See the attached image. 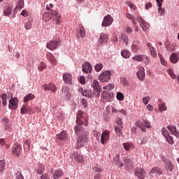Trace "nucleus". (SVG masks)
I'll return each mask as SVG.
<instances>
[{"mask_svg":"<svg viewBox=\"0 0 179 179\" xmlns=\"http://www.w3.org/2000/svg\"><path fill=\"white\" fill-rule=\"evenodd\" d=\"M31 107L23 106L20 109V113L22 114H27L28 113H31Z\"/></svg>","mask_w":179,"mask_h":179,"instance_id":"obj_31","label":"nucleus"},{"mask_svg":"<svg viewBox=\"0 0 179 179\" xmlns=\"http://www.w3.org/2000/svg\"><path fill=\"white\" fill-rule=\"evenodd\" d=\"M143 124H145L146 128H152V124L150 123L149 121L146 120H143Z\"/></svg>","mask_w":179,"mask_h":179,"instance_id":"obj_53","label":"nucleus"},{"mask_svg":"<svg viewBox=\"0 0 179 179\" xmlns=\"http://www.w3.org/2000/svg\"><path fill=\"white\" fill-rule=\"evenodd\" d=\"M150 177H153L154 174L155 177H159V176H162L163 174V171L159 167L155 166L152 168L149 173Z\"/></svg>","mask_w":179,"mask_h":179,"instance_id":"obj_11","label":"nucleus"},{"mask_svg":"<svg viewBox=\"0 0 179 179\" xmlns=\"http://www.w3.org/2000/svg\"><path fill=\"white\" fill-rule=\"evenodd\" d=\"M59 46V40L57 41H51L50 42L48 43L46 45L47 48L49 50H57Z\"/></svg>","mask_w":179,"mask_h":179,"instance_id":"obj_13","label":"nucleus"},{"mask_svg":"<svg viewBox=\"0 0 179 179\" xmlns=\"http://www.w3.org/2000/svg\"><path fill=\"white\" fill-rule=\"evenodd\" d=\"M168 73L170 75L172 79H176V74H174V71H173V69H169L168 70Z\"/></svg>","mask_w":179,"mask_h":179,"instance_id":"obj_52","label":"nucleus"},{"mask_svg":"<svg viewBox=\"0 0 179 179\" xmlns=\"http://www.w3.org/2000/svg\"><path fill=\"white\" fill-rule=\"evenodd\" d=\"M158 12L160 14V16H163L164 15L165 10L164 8H162V6H158Z\"/></svg>","mask_w":179,"mask_h":179,"instance_id":"obj_54","label":"nucleus"},{"mask_svg":"<svg viewBox=\"0 0 179 179\" xmlns=\"http://www.w3.org/2000/svg\"><path fill=\"white\" fill-rule=\"evenodd\" d=\"M12 15V8L7 7V8L4 10L3 16H9Z\"/></svg>","mask_w":179,"mask_h":179,"instance_id":"obj_40","label":"nucleus"},{"mask_svg":"<svg viewBox=\"0 0 179 179\" xmlns=\"http://www.w3.org/2000/svg\"><path fill=\"white\" fill-rule=\"evenodd\" d=\"M48 58L51 64L52 65H56L57 64V59H55V56L51 53H49L48 55Z\"/></svg>","mask_w":179,"mask_h":179,"instance_id":"obj_32","label":"nucleus"},{"mask_svg":"<svg viewBox=\"0 0 179 179\" xmlns=\"http://www.w3.org/2000/svg\"><path fill=\"white\" fill-rule=\"evenodd\" d=\"M111 75L112 74L110 71H105L99 75V79L100 82H102V83H106V82H110V79H111Z\"/></svg>","mask_w":179,"mask_h":179,"instance_id":"obj_4","label":"nucleus"},{"mask_svg":"<svg viewBox=\"0 0 179 179\" xmlns=\"http://www.w3.org/2000/svg\"><path fill=\"white\" fill-rule=\"evenodd\" d=\"M162 162L165 164V169L166 171L173 173V171L174 170V165H173V163H171L170 160L166 159L164 158L162 159Z\"/></svg>","mask_w":179,"mask_h":179,"instance_id":"obj_10","label":"nucleus"},{"mask_svg":"<svg viewBox=\"0 0 179 179\" xmlns=\"http://www.w3.org/2000/svg\"><path fill=\"white\" fill-rule=\"evenodd\" d=\"M2 99V104L3 106H6V100L8 99V95L6 94H2L1 96Z\"/></svg>","mask_w":179,"mask_h":179,"instance_id":"obj_41","label":"nucleus"},{"mask_svg":"<svg viewBox=\"0 0 179 179\" xmlns=\"http://www.w3.org/2000/svg\"><path fill=\"white\" fill-rule=\"evenodd\" d=\"M126 17H127V19H129V20L132 21L133 24H134V26H136L137 24V20H136V17H134V15H132L131 13H126Z\"/></svg>","mask_w":179,"mask_h":179,"instance_id":"obj_33","label":"nucleus"},{"mask_svg":"<svg viewBox=\"0 0 179 179\" xmlns=\"http://www.w3.org/2000/svg\"><path fill=\"white\" fill-rule=\"evenodd\" d=\"M62 92L64 93V96L66 100H69L71 99V94L69 93V88L66 86L63 87Z\"/></svg>","mask_w":179,"mask_h":179,"instance_id":"obj_27","label":"nucleus"},{"mask_svg":"<svg viewBox=\"0 0 179 179\" xmlns=\"http://www.w3.org/2000/svg\"><path fill=\"white\" fill-rule=\"evenodd\" d=\"M124 167L127 171H129L132 169V161L129 158H124Z\"/></svg>","mask_w":179,"mask_h":179,"instance_id":"obj_24","label":"nucleus"},{"mask_svg":"<svg viewBox=\"0 0 179 179\" xmlns=\"http://www.w3.org/2000/svg\"><path fill=\"white\" fill-rule=\"evenodd\" d=\"M16 179H24L23 178V176L20 173H16Z\"/></svg>","mask_w":179,"mask_h":179,"instance_id":"obj_64","label":"nucleus"},{"mask_svg":"<svg viewBox=\"0 0 179 179\" xmlns=\"http://www.w3.org/2000/svg\"><path fill=\"white\" fill-rule=\"evenodd\" d=\"M121 40L123 41V43H125V44H128L129 41H128V37L125 34H122L121 35Z\"/></svg>","mask_w":179,"mask_h":179,"instance_id":"obj_49","label":"nucleus"},{"mask_svg":"<svg viewBox=\"0 0 179 179\" xmlns=\"http://www.w3.org/2000/svg\"><path fill=\"white\" fill-rule=\"evenodd\" d=\"M121 55L123 57V58H129L131 57V52L128 51V50L125 49L122 50Z\"/></svg>","mask_w":179,"mask_h":179,"instance_id":"obj_34","label":"nucleus"},{"mask_svg":"<svg viewBox=\"0 0 179 179\" xmlns=\"http://www.w3.org/2000/svg\"><path fill=\"white\" fill-rule=\"evenodd\" d=\"M57 139L59 141H65L66 139V132L62 131L59 135H57Z\"/></svg>","mask_w":179,"mask_h":179,"instance_id":"obj_35","label":"nucleus"},{"mask_svg":"<svg viewBox=\"0 0 179 179\" xmlns=\"http://www.w3.org/2000/svg\"><path fill=\"white\" fill-rule=\"evenodd\" d=\"M92 64H90L89 62H86L83 65L82 71L85 73H90V72H92Z\"/></svg>","mask_w":179,"mask_h":179,"instance_id":"obj_18","label":"nucleus"},{"mask_svg":"<svg viewBox=\"0 0 179 179\" xmlns=\"http://www.w3.org/2000/svg\"><path fill=\"white\" fill-rule=\"evenodd\" d=\"M34 97V94L31 93L28 94L27 96L24 97V103H27L28 101H30V100H33Z\"/></svg>","mask_w":179,"mask_h":179,"instance_id":"obj_36","label":"nucleus"},{"mask_svg":"<svg viewBox=\"0 0 179 179\" xmlns=\"http://www.w3.org/2000/svg\"><path fill=\"white\" fill-rule=\"evenodd\" d=\"M88 135L89 132L84 131L83 135H80L78 136L76 144V148H77V149H80L81 148H83V146H85V143L87 142Z\"/></svg>","mask_w":179,"mask_h":179,"instance_id":"obj_2","label":"nucleus"},{"mask_svg":"<svg viewBox=\"0 0 179 179\" xmlns=\"http://www.w3.org/2000/svg\"><path fill=\"white\" fill-rule=\"evenodd\" d=\"M50 15L53 17V20H55L57 24H59V23H61L62 16L59 13H57L56 10H53L50 13Z\"/></svg>","mask_w":179,"mask_h":179,"instance_id":"obj_9","label":"nucleus"},{"mask_svg":"<svg viewBox=\"0 0 179 179\" xmlns=\"http://www.w3.org/2000/svg\"><path fill=\"white\" fill-rule=\"evenodd\" d=\"M150 101V97H149V96H145L143 99V101L145 106H146L149 103Z\"/></svg>","mask_w":179,"mask_h":179,"instance_id":"obj_57","label":"nucleus"},{"mask_svg":"<svg viewBox=\"0 0 179 179\" xmlns=\"http://www.w3.org/2000/svg\"><path fill=\"white\" fill-rule=\"evenodd\" d=\"M131 48H132V50H135L136 51L139 50V42L134 43L131 45Z\"/></svg>","mask_w":179,"mask_h":179,"instance_id":"obj_50","label":"nucleus"},{"mask_svg":"<svg viewBox=\"0 0 179 179\" xmlns=\"http://www.w3.org/2000/svg\"><path fill=\"white\" fill-rule=\"evenodd\" d=\"M71 157L78 163H82V162H83V157L77 152H73V154L71 155Z\"/></svg>","mask_w":179,"mask_h":179,"instance_id":"obj_22","label":"nucleus"},{"mask_svg":"<svg viewBox=\"0 0 179 179\" xmlns=\"http://www.w3.org/2000/svg\"><path fill=\"white\" fill-rule=\"evenodd\" d=\"M143 58H145V55H138L134 56L132 57V59H134L135 61L141 62V61H142V59H143Z\"/></svg>","mask_w":179,"mask_h":179,"instance_id":"obj_39","label":"nucleus"},{"mask_svg":"<svg viewBox=\"0 0 179 179\" xmlns=\"http://www.w3.org/2000/svg\"><path fill=\"white\" fill-rule=\"evenodd\" d=\"M85 112L83 110H78L77 114L76 124L77 125L74 127L75 134L77 135H83L85 134V129L81 125L87 127V120L83 117Z\"/></svg>","mask_w":179,"mask_h":179,"instance_id":"obj_1","label":"nucleus"},{"mask_svg":"<svg viewBox=\"0 0 179 179\" xmlns=\"http://www.w3.org/2000/svg\"><path fill=\"white\" fill-rule=\"evenodd\" d=\"M82 95L85 97H88V99H93L94 97V91H92V90H85L82 92Z\"/></svg>","mask_w":179,"mask_h":179,"instance_id":"obj_20","label":"nucleus"},{"mask_svg":"<svg viewBox=\"0 0 179 179\" xmlns=\"http://www.w3.org/2000/svg\"><path fill=\"white\" fill-rule=\"evenodd\" d=\"M42 87L44 90H51L53 92H55L57 90V87L52 83L44 84Z\"/></svg>","mask_w":179,"mask_h":179,"instance_id":"obj_17","label":"nucleus"},{"mask_svg":"<svg viewBox=\"0 0 179 179\" xmlns=\"http://www.w3.org/2000/svg\"><path fill=\"white\" fill-rule=\"evenodd\" d=\"M6 166V162L5 160H0V173H3V170H5Z\"/></svg>","mask_w":179,"mask_h":179,"instance_id":"obj_38","label":"nucleus"},{"mask_svg":"<svg viewBox=\"0 0 179 179\" xmlns=\"http://www.w3.org/2000/svg\"><path fill=\"white\" fill-rule=\"evenodd\" d=\"M127 5L131 9H133L134 10H136V6L133 3L128 1Z\"/></svg>","mask_w":179,"mask_h":179,"instance_id":"obj_55","label":"nucleus"},{"mask_svg":"<svg viewBox=\"0 0 179 179\" xmlns=\"http://www.w3.org/2000/svg\"><path fill=\"white\" fill-rule=\"evenodd\" d=\"M165 138L168 143H169V145H174V139L173 138V137H171V136H168L165 137Z\"/></svg>","mask_w":179,"mask_h":179,"instance_id":"obj_42","label":"nucleus"},{"mask_svg":"<svg viewBox=\"0 0 179 179\" xmlns=\"http://www.w3.org/2000/svg\"><path fill=\"white\" fill-rule=\"evenodd\" d=\"M136 20L139 23L141 29H143V31H146V30H148V29H149V27H150L149 23H148L146 21H145V20H143L142 17H137Z\"/></svg>","mask_w":179,"mask_h":179,"instance_id":"obj_6","label":"nucleus"},{"mask_svg":"<svg viewBox=\"0 0 179 179\" xmlns=\"http://www.w3.org/2000/svg\"><path fill=\"white\" fill-rule=\"evenodd\" d=\"M159 110L160 111H166L167 110V106H166L165 103H162L161 104L159 105Z\"/></svg>","mask_w":179,"mask_h":179,"instance_id":"obj_46","label":"nucleus"},{"mask_svg":"<svg viewBox=\"0 0 179 179\" xmlns=\"http://www.w3.org/2000/svg\"><path fill=\"white\" fill-rule=\"evenodd\" d=\"M150 54L153 58H156L157 57V51L154 48H151L150 50Z\"/></svg>","mask_w":179,"mask_h":179,"instance_id":"obj_45","label":"nucleus"},{"mask_svg":"<svg viewBox=\"0 0 179 179\" xmlns=\"http://www.w3.org/2000/svg\"><path fill=\"white\" fill-rule=\"evenodd\" d=\"M93 92L95 97H100V94L103 90L101 87H100V83L96 80H93L92 81Z\"/></svg>","mask_w":179,"mask_h":179,"instance_id":"obj_3","label":"nucleus"},{"mask_svg":"<svg viewBox=\"0 0 179 179\" xmlns=\"http://www.w3.org/2000/svg\"><path fill=\"white\" fill-rule=\"evenodd\" d=\"M136 75L139 80H145V68L141 67L139 71L136 73Z\"/></svg>","mask_w":179,"mask_h":179,"instance_id":"obj_21","label":"nucleus"},{"mask_svg":"<svg viewBox=\"0 0 179 179\" xmlns=\"http://www.w3.org/2000/svg\"><path fill=\"white\" fill-rule=\"evenodd\" d=\"M100 141L102 145H104V143L110 141V131L108 130H106L102 133Z\"/></svg>","mask_w":179,"mask_h":179,"instance_id":"obj_12","label":"nucleus"},{"mask_svg":"<svg viewBox=\"0 0 179 179\" xmlns=\"http://www.w3.org/2000/svg\"><path fill=\"white\" fill-rule=\"evenodd\" d=\"M16 8L17 9H23L24 8V1L23 0H18V2L17 3Z\"/></svg>","mask_w":179,"mask_h":179,"instance_id":"obj_37","label":"nucleus"},{"mask_svg":"<svg viewBox=\"0 0 179 179\" xmlns=\"http://www.w3.org/2000/svg\"><path fill=\"white\" fill-rule=\"evenodd\" d=\"M22 16H24V17H27L29 16V12L26 10H23L21 13Z\"/></svg>","mask_w":179,"mask_h":179,"instance_id":"obj_61","label":"nucleus"},{"mask_svg":"<svg viewBox=\"0 0 179 179\" xmlns=\"http://www.w3.org/2000/svg\"><path fill=\"white\" fill-rule=\"evenodd\" d=\"M45 66H46V65H45V64L44 62H41V64L38 66L39 71H43V69H45Z\"/></svg>","mask_w":179,"mask_h":179,"instance_id":"obj_60","label":"nucleus"},{"mask_svg":"<svg viewBox=\"0 0 179 179\" xmlns=\"http://www.w3.org/2000/svg\"><path fill=\"white\" fill-rule=\"evenodd\" d=\"M17 103H19V99L17 97L11 96L9 101L8 108L11 110H16L17 108Z\"/></svg>","mask_w":179,"mask_h":179,"instance_id":"obj_8","label":"nucleus"},{"mask_svg":"<svg viewBox=\"0 0 179 179\" xmlns=\"http://www.w3.org/2000/svg\"><path fill=\"white\" fill-rule=\"evenodd\" d=\"M94 69L96 72H100L103 69V64H97L94 66Z\"/></svg>","mask_w":179,"mask_h":179,"instance_id":"obj_47","label":"nucleus"},{"mask_svg":"<svg viewBox=\"0 0 179 179\" xmlns=\"http://www.w3.org/2000/svg\"><path fill=\"white\" fill-rule=\"evenodd\" d=\"M63 80L66 85H72V74L69 73L63 74Z\"/></svg>","mask_w":179,"mask_h":179,"instance_id":"obj_15","label":"nucleus"},{"mask_svg":"<svg viewBox=\"0 0 179 179\" xmlns=\"http://www.w3.org/2000/svg\"><path fill=\"white\" fill-rule=\"evenodd\" d=\"M134 174L139 179H143L146 177V172L142 168H136L134 170Z\"/></svg>","mask_w":179,"mask_h":179,"instance_id":"obj_7","label":"nucleus"},{"mask_svg":"<svg viewBox=\"0 0 179 179\" xmlns=\"http://www.w3.org/2000/svg\"><path fill=\"white\" fill-rule=\"evenodd\" d=\"M98 43H99V44H106V43H108V36L107 34L101 33L98 39Z\"/></svg>","mask_w":179,"mask_h":179,"instance_id":"obj_16","label":"nucleus"},{"mask_svg":"<svg viewBox=\"0 0 179 179\" xmlns=\"http://www.w3.org/2000/svg\"><path fill=\"white\" fill-rule=\"evenodd\" d=\"M179 59V55L177 53H172L170 57V60L172 64H177Z\"/></svg>","mask_w":179,"mask_h":179,"instance_id":"obj_29","label":"nucleus"},{"mask_svg":"<svg viewBox=\"0 0 179 179\" xmlns=\"http://www.w3.org/2000/svg\"><path fill=\"white\" fill-rule=\"evenodd\" d=\"M41 179H50V176H48V174L47 173H43L41 176Z\"/></svg>","mask_w":179,"mask_h":179,"instance_id":"obj_63","label":"nucleus"},{"mask_svg":"<svg viewBox=\"0 0 179 179\" xmlns=\"http://www.w3.org/2000/svg\"><path fill=\"white\" fill-rule=\"evenodd\" d=\"M121 82H122V84L124 85V86H128L129 85L128 80L125 78H122L121 79Z\"/></svg>","mask_w":179,"mask_h":179,"instance_id":"obj_58","label":"nucleus"},{"mask_svg":"<svg viewBox=\"0 0 179 179\" xmlns=\"http://www.w3.org/2000/svg\"><path fill=\"white\" fill-rule=\"evenodd\" d=\"M125 96H124V94L121 93V92H117L116 94V98L117 99V100H119L120 101H122V100H124V98Z\"/></svg>","mask_w":179,"mask_h":179,"instance_id":"obj_44","label":"nucleus"},{"mask_svg":"<svg viewBox=\"0 0 179 179\" xmlns=\"http://www.w3.org/2000/svg\"><path fill=\"white\" fill-rule=\"evenodd\" d=\"M94 135H95L98 141H99V139L101 138V134L99 133L97 131H94Z\"/></svg>","mask_w":179,"mask_h":179,"instance_id":"obj_56","label":"nucleus"},{"mask_svg":"<svg viewBox=\"0 0 179 179\" xmlns=\"http://www.w3.org/2000/svg\"><path fill=\"white\" fill-rule=\"evenodd\" d=\"M121 129H122V126H115V131L117 134H120L121 132Z\"/></svg>","mask_w":179,"mask_h":179,"instance_id":"obj_59","label":"nucleus"},{"mask_svg":"<svg viewBox=\"0 0 179 179\" xmlns=\"http://www.w3.org/2000/svg\"><path fill=\"white\" fill-rule=\"evenodd\" d=\"M101 96H102L103 99H105V100L106 101H113V95H111V94H110V92L103 91L101 93Z\"/></svg>","mask_w":179,"mask_h":179,"instance_id":"obj_23","label":"nucleus"},{"mask_svg":"<svg viewBox=\"0 0 179 179\" xmlns=\"http://www.w3.org/2000/svg\"><path fill=\"white\" fill-rule=\"evenodd\" d=\"M162 134L164 136V138H167V136H170V134L169 133V131H167V129H166V127L162 129Z\"/></svg>","mask_w":179,"mask_h":179,"instance_id":"obj_43","label":"nucleus"},{"mask_svg":"<svg viewBox=\"0 0 179 179\" xmlns=\"http://www.w3.org/2000/svg\"><path fill=\"white\" fill-rule=\"evenodd\" d=\"M44 171V166L42 164H39V168L37 170L38 174H43V172Z\"/></svg>","mask_w":179,"mask_h":179,"instance_id":"obj_51","label":"nucleus"},{"mask_svg":"<svg viewBox=\"0 0 179 179\" xmlns=\"http://www.w3.org/2000/svg\"><path fill=\"white\" fill-rule=\"evenodd\" d=\"M24 27L26 30H31V21H27L24 24Z\"/></svg>","mask_w":179,"mask_h":179,"instance_id":"obj_48","label":"nucleus"},{"mask_svg":"<svg viewBox=\"0 0 179 179\" xmlns=\"http://www.w3.org/2000/svg\"><path fill=\"white\" fill-rule=\"evenodd\" d=\"M138 128L141 129L143 132H146V127H145V124H143V123H141Z\"/></svg>","mask_w":179,"mask_h":179,"instance_id":"obj_62","label":"nucleus"},{"mask_svg":"<svg viewBox=\"0 0 179 179\" xmlns=\"http://www.w3.org/2000/svg\"><path fill=\"white\" fill-rule=\"evenodd\" d=\"M79 36L83 38V37L86 36V31L85 28L82 26H80L78 29H77V37L79 38Z\"/></svg>","mask_w":179,"mask_h":179,"instance_id":"obj_26","label":"nucleus"},{"mask_svg":"<svg viewBox=\"0 0 179 179\" xmlns=\"http://www.w3.org/2000/svg\"><path fill=\"white\" fill-rule=\"evenodd\" d=\"M22 152V146L19 143H15L13 147V155L19 157Z\"/></svg>","mask_w":179,"mask_h":179,"instance_id":"obj_14","label":"nucleus"},{"mask_svg":"<svg viewBox=\"0 0 179 179\" xmlns=\"http://www.w3.org/2000/svg\"><path fill=\"white\" fill-rule=\"evenodd\" d=\"M122 145L124 149H125L127 152H129V150H133V149H135V145L132 143H123Z\"/></svg>","mask_w":179,"mask_h":179,"instance_id":"obj_25","label":"nucleus"},{"mask_svg":"<svg viewBox=\"0 0 179 179\" xmlns=\"http://www.w3.org/2000/svg\"><path fill=\"white\" fill-rule=\"evenodd\" d=\"M113 162L115 166H117V167H124V163L120 160V156L118 155H116V156L113 158Z\"/></svg>","mask_w":179,"mask_h":179,"instance_id":"obj_28","label":"nucleus"},{"mask_svg":"<svg viewBox=\"0 0 179 179\" xmlns=\"http://www.w3.org/2000/svg\"><path fill=\"white\" fill-rule=\"evenodd\" d=\"M113 20L114 19H113L111 15H108L105 16L101 24L102 27H108V26H111V24H113Z\"/></svg>","mask_w":179,"mask_h":179,"instance_id":"obj_5","label":"nucleus"},{"mask_svg":"<svg viewBox=\"0 0 179 179\" xmlns=\"http://www.w3.org/2000/svg\"><path fill=\"white\" fill-rule=\"evenodd\" d=\"M62 176H64V172H62L61 169H57L53 173V178L58 179L60 177H62Z\"/></svg>","mask_w":179,"mask_h":179,"instance_id":"obj_30","label":"nucleus"},{"mask_svg":"<svg viewBox=\"0 0 179 179\" xmlns=\"http://www.w3.org/2000/svg\"><path fill=\"white\" fill-rule=\"evenodd\" d=\"M167 129H169L171 135H174L175 136L177 137V138H178L179 132L177 131V127L176 126L170 125L167 127Z\"/></svg>","mask_w":179,"mask_h":179,"instance_id":"obj_19","label":"nucleus"}]
</instances>
